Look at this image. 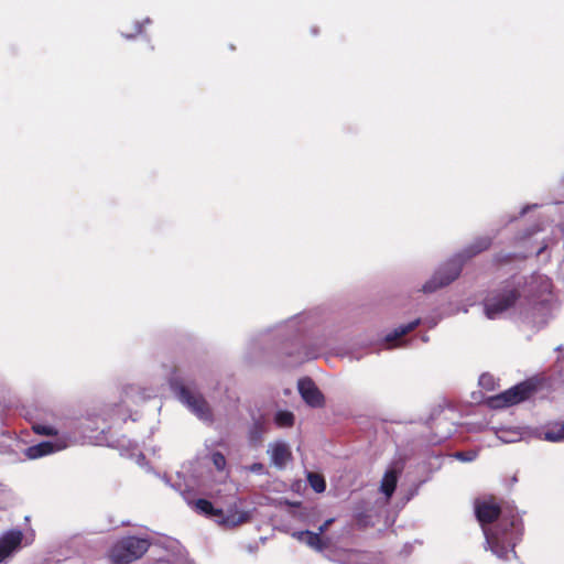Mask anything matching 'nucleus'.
<instances>
[{"instance_id": "f257e3e1", "label": "nucleus", "mask_w": 564, "mask_h": 564, "mask_svg": "<svg viewBox=\"0 0 564 564\" xmlns=\"http://www.w3.org/2000/svg\"><path fill=\"white\" fill-rule=\"evenodd\" d=\"M475 514L484 531L486 549L507 560L521 534L520 517L513 509L503 508L494 496L476 500Z\"/></svg>"}, {"instance_id": "f03ea898", "label": "nucleus", "mask_w": 564, "mask_h": 564, "mask_svg": "<svg viewBox=\"0 0 564 564\" xmlns=\"http://www.w3.org/2000/svg\"><path fill=\"white\" fill-rule=\"evenodd\" d=\"M521 297V288L507 280L491 290L484 300L486 316L490 319L516 306Z\"/></svg>"}, {"instance_id": "7ed1b4c3", "label": "nucleus", "mask_w": 564, "mask_h": 564, "mask_svg": "<svg viewBox=\"0 0 564 564\" xmlns=\"http://www.w3.org/2000/svg\"><path fill=\"white\" fill-rule=\"evenodd\" d=\"M150 547L148 539L133 535L118 540L109 551V558L115 564H129L142 557Z\"/></svg>"}, {"instance_id": "20e7f679", "label": "nucleus", "mask_w": 564, "mask_h": 564, "mask_svg": "<svg viewBox=\"0 0 564 564\" xmlns=\"http://www.w3.org/2000/svg\"><path fill=\"white\" fill-rule=\"evenodd\" d=\"M540 388L535 378L527 379L510 389L489 398L488 404L492 409H503L516 405L530 399Z\"/></svg>"}, {"instance_id": "39448f33", "label": "nucleus", "mask_w": 564, "mask_h": 564, "mask_svg": "<svg viewBox=\"0 0 564 564\" xmlns=\"http://www.w3.org/2000/svg\"><path fill=\"white\" fill-rule=\"evenodd\" d=\"M172 390L176 393L181 402H183L198 419L212 422L213 412L200 393H194L181 380H173L171 382Z\"/></svg>"}, {"instance_id": "423d86ee", "label": "nucleus", "mask_w": 564, "mask_h": 564, "mask_svg": "<svg viewBox=\"0 0 564 564\" xmlns=\"http://www.w3.org/2000/svg\"><path fill=\"white\" fill-rule=\"evenodd\" d=\"M462 272V263L458 260H451L443 264L434 275L423 285L424 293H432L451 284Z\"/></svg>"}, {"instance_id": "0eeeda50", "label": "nucleus", "mask_w": 564, "mask_h": 564, "mask_svg": "<svg viewBox=\"0 0 564 564\" xmlns=\"http://www.w3.org/2000/svg\"><path fill=\"white\" fill-rule=\"evenodd\" d=\"M299 392L304 402L311 408H323L325 397L316 383L308 377L302 378L297 383Z\"/></svg>"}, {"instance_id": "6e6552de", "label": "nucleus", "mask_w": 564, "mask_h": 564, "mask_svg": "<svg viewBox=\"0 0 564 564\" xmlns=\"http://www.w3.org/2000/svg\"><path fill=\"white\" fill-rule=\"evenodd\" d=\"M22 539L23 534L19 530H11L0 538V563L20 547Z\"/></svg>"}, {"instance_id": "1a4fd4ad", "label": "nucleus", "mask_w": 564, "mask_h": 564, "mask_svg": "<svg viewBox=\"0 0 564 564\" xmlns=\"http://www.w3.org/2000/svg\"><path fill=\"white\" fill-rule=\"evenodd\" d=\"M271 460L278 468H284L292 459L290 447L283 442H276L271 446Z\"/></svg>"}, {"instance_id": "9d476101", "label": "nucleus", "mask_w": 564, "mask_h": 564, "mask_svg": "<svg viewBox=\"0 0 564 564\" xmlns=\"http://www.w3.org/2000/svg\"><path fill=\"white\" fill-rule=\"evenodd\" d=\"M293 536L299 541L306 543L310 547L316 551H323L327 547V544L323 540L321 532H312L310 530L294 532Z\"/></svg>"}, {"instance_id": "9b49d317", "label": "nucleus", "mask_w": 564, "mask_h": 564, "mask_svg": "<svg viewBox=\"0 0 564 564\" xmlns=\"http://www.w3.org/2000/svg\"><path fill=\"white\" fill-rule=\"evenodd\" d=\"M492 245V239L488 236L476 238L462 253L466 259H470L482 251H486Z\"/></svg>"}, {"instance_id": "f8f14e48", "label": "nucleus", "mask_w": 564, "mask_h": 564, "mask_svg": "<svg viewBox=\"0 0 564 564\" xmlns=\"http://www.w3.org/2000/svg\"><path fill=\"white\" fill-rule=\"evenodd\" d=\"M398 484V473L394 469H389L384 473L381 484L380 490L382 494L387 496V498L392 497L395 491Z\"/></svg>"}, {"instance_id": "ddd939ff", "label": "nucleus", "mask_w": 564, "mask_h": 564, "mask_svg": "<svg viewBox=\"0 0 564 564\" xmlns=\"http://www.w3.org/2000/svg\"><path fill=\"white\" fill-rule=\"evenodd\" d=\"M421 323V319L417 318L413 322L408 323L406 325H401L400 327L395 328L393 333L388 334L386 336V341L388 344H393L398 339L402 338L404 335L409 334L410 332L414 330Z\"/></svg>"}, {"instance_id": "4468645a", "label": "nucleus", "mask_w": 564, "mask_h": 564, "mask_svg": "<svg viewBox=\"0 0 564 564\" xmlns=\"http://www.w3.org/2000/svg\"><path fill=\"white\" fill-rule=\"evenodd\" d=\"M195 507L198 511H200L202 513H204L206 516L223 518V514H224L223 510L215 508L214 505L207 499H204V498L197 499L195 501Z\"/></svg>"}, {"instance_id": "2eb2a0df", "label": "nucleus", "mask_w": 564, "mask_h": 564, "mask_svg": "<svg viewBox=\"0 0 564 564\" xmlns=\"http://www.w3.org/2000/svg\"><path fill=\"white\" fill-rule=\"evenodd\" d=\"M54 451V445L51 442H42L34 446L29 447L28 455L30 458H39L44 455L51 454Z\"/></svg>"}, {"instance_id": "dca6fc26", "label": "nucleus", "mask_w": 564, "mask_h": 564, "mask_svg": "<svg viewBox=\"0 0 564 564\" xmlns=\"http://www.w3.org/2000/svg\"><path fill=\"white\" fill-rule=\"evenodd\" d=\"M295 416L290 411H278L274 422L279 427H291L294 425Z\"/></svg>"}, {"instance_id": "f3484780", "label": "nucleus", "mask_w": 564, "mask_h": 564, "mask_svg": "<svg viewBox=\"0 0 564 564\" xmlns=\"http://www.w3.org/2000/svg\"><path fill=\"white\" fill-rule=\"evenodd\" d=\"M525 256L517 254V253H510V252H499L495 254L494 262L497 265H503L507 263H511L516 260H524Z\"/></svg>"}, {"instance_id": "a211bd4d", "label": "nucleus", "mask_w": 564, "mask_h": 564, "mask_svg": "<svg viewBox=\"0 0 564 564\" xmlns=\"http://www.w3.org/2000/svg\"><path fill=\"white\" fill-rule=\"evenodd\" d=\"M307 479H308L310 486L316 492H323L326 489V482L322 475L316 474V473H310Z\"/></svg>"}, {"instance_id": "6ab92c4d", "label": "nucleus", "mask_w": 564, "mask_h": 564, "mask_svg": "<svg viewBox=\"0 0 564 564\" xmlns=\"http://www.w3.org/2000/svg\"><path fill=\"white\" fill-rule=\"evenodd\" d=\"M545 438L551 442H560L564 440V423L556 430H551L545 433Z\"/></svg>"}, {"instance_id": "aec40b11", "label": "nucleus", "mask_w": 564, "mask_h": 564, "mask_svg": "<svg viewBox=\"0 0 564 564\" xmlns=\"http://www.w3.org/2000/svg\"><path fill=\"white\" fill-rule=\"evenodd\" d=\"M212 462L216 469L219 471H223L226 468L227 460L220 452H215L212 454Z\"/></svg>"}, {"instance_id": "412c9836", "label": "nucleus", "mask_w": 564, "mask_h": 564, "mask_svg": "<svg viewBox=\"0 0 564 564\" xmlns=\"http://www.w3.org/2000/svg\"><path fill=\"white\" fill-rule=\"evenodd\" d=\"M355 520H356V525L359 529H365L371 524L370 516L366 512L357 513L355 517Z\"/></svg>"}, {"instance_id": "4be33fe9", "label": "nucleus", "mask_w": 564, "mask_h": 564, "mask_svg": "<svg viewBox=\"0 0 564 564\" xmlns=\"http://www.w3.org/2000/svg\"><path fill=\"white\" fill-rule=\"evenodd\" d=\"M33 431L39 435H55L56 431L52 426L36 424L33 426Z\"/></svg>"}, {"instance_id": "5701e85b", "label": "nucleus", "mask_w": 564, "mask_h": 564, "mask_svg": "<svg viewBox=\"0 0 564 564\" xmlns=\"http://www.w3.org/2000/svg\"><path fill=\"white\" fill-rule=\"evenodd\" d=\"M454 456L462 462H471L475 459L476 453L470 452V451L469 452H456Z\"/></svg>"}, {"instance_id": "b1692460", "label": "nucleus", "mask_w": 564, "mask_h": 564, "mask_svg": "<svg viewBox=\"0 0 564 564\" xmlns=\"http://www.w3.org/2000/svg\"><path fill=\"white\" fill-rule=\"evenodd\" d=\"M247 521V514L246 513H240L238 516V519H236V514H232L230 517H227L226 519H224V522L225 523H230V524H240V523H243Z\"/></svg>"}, {"instance_id": "393cba45", "label": "nucleus", "mask_w": 564, "mask_h": 564, "mask_svg": "<svg viewBox=\"0 0 564 564\" xmlns=\"http://www.w3.org/2000/svg\"><path fill=\"white\" fill-rule=\"evenodd\" d=\"M263 468H264L263 464H261V463H253L249 467V470L253 471V473H261L263 470Z\"/></svg>"}, {"instance_id": "a878e982", "label": "nucleus", "mask_w": 564, "mask_h": 564, "mask_svg": "<svg viewBox=\"0 0 564 564\" xmlns=\"http://www.w3.org/2000/svg\"><path fill=\"white\" fill-rule=\"evenodd\" d=\"M334 522V519L326 520L322 525L318 528V532H321V535L328 529V527Z\"/></svg>"}, {"instance_id": "bb28decb", "label": "nucleus", "mask_w": 564, "mask_h": 564, "mask_svg": "<svg viewBox=\"0 0 564 564\" xmlns=\"http://www.w3.org/2000/svg\"><path fill=\"white\" fill-rule=\"evenodd\" d=\"M142 32V26L140 24L137 25V33H141Z\"/></svg>"}]
</instances>
